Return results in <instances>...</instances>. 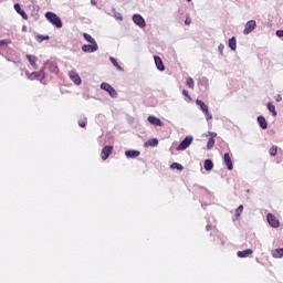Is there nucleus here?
I'll use <instances>...</instances> for the list:
<instances>
[{
  "label": "nucleus",
  "mask_w": 283,
  "mask_h": 283,
  "mask_svg": "<svg viewBox=\"0 0 283 283\" xmlns=\"http://www.w3.org/2000/svg\"><path fill=\"white\" fill-rule=\"evenodd\" d=\"M22 32H28V27L27 25L22 27Z\"/></svg>",
  "instance_id": "nucleus-44"
},
{
  "label": "nucleus",
  "mask_w": 283,
  "mask_h": 283,
  "mask_svg": "<svg viewBox=\"0 0 283 283\" xmlns=\"http://www.w3.org/2000/svg\"><path fill=\"white\" fill-rule=\"evenodd\" d=\"M50 40V35H36V41L38 43H43V41H49Z\"/></svg>",
  "instance_id": "nucleus-29"
},
{
  "label": "nucleus",
  "mask_w": 283,
  "mask_h": 283,
  "mask_svg": "<svg viewBox=\"0 0 283 283\" xmlns=\"http://www.w3.org/2000/svg\"><path fill=\"white\" fill-rule=\"evenodd\" d=\"M15 12H18V14H20L22 17V19H24L25 21H28V13H25V11L23 9H21V4L15 3L13 6Z\"/></svg>",
  "instance_id": "nucleus-16"
},
{
  "label": "nucleus",
  "mask_w": 283,
  "mask_h": 283,
  "mask_svg": "<svg viewBox=\"0 0 283 283\" xmlns=\"http://www.w3.org/2000/svg\"><path fill=\"white\" fill-rule=\"evenodd\" d=\"M185 24L186 25H191V19L187 18L186 21H185Z\"/></svg>",
  "instance_id": "nucleus-42"
},
{
  "label": "nucleus",
  "mask_w": 283,
  "mask_h": 283,
  "mask_svg": "<svg viewBox=\"0 0 283 283\" xmlns=\"http://www.w3.org/2000/svg\"><path fill=\"white\" fill-rule=\"evenodd\" d=\"M223 163L229 171H233V161L231 160V155H229V153L223 155Z\"/></svg>",
  "instance_id": "nucleus-11"
},
{
  "label": "nucleus",
  "mask_w": 283,
  "mask_h": 283,
  "mask_svg": "<svg viewBox=\"0 0 283 283\" xmlns=\"http://www.w3.org/2000/svg\"><path fill=\"white\" fill-rule=\"evenodd\" d=\"M250 190H247V193H249Z\"/></svg>",
  "instance_id": "nucleus-48"
},
{
  "label": "nucleus",
  "mask_w": 283,
  "mask_h": 283,
  "mask_svg": "<svg viewBox=\"0 0 283 283\" xmlns=\"http://www.w3.org/2000/svg\"><path fill=\"white\" fill-rule=\"evenodd\" d=\"M115 19L117 21H123V15L120 13H115Z\"/></svg>",
  "instance_id": "nucleus-39"
},
{
  "label": "nucleus",
  "mask_w": 283,
  "mask_h": 283,
  "mask_svg": "<svg viewBox=\"0 0 283 283\" xmlns=\"http://www.w3.org/2000/svg\"><path fill=\"white\" fill-rule=\"evenodd\" d=\"M101 90H104V92H107L112 98H116L118 96L116 88L109 85V83L103 82L101 84Z\"/></svg>",
  "instance_id": "nucleus-4"
},
{
  "label": "nucleus",
  "mask_w": 283,
  "mask_h": 283,
  "mask_svg": "<svg viewBox=\"0 0 283 283\" xmlns=\"http://www.w3.org/2000/svg\"><path fill=\"white\" fill-rule=\"evenodd\" d=\"M82 51H84L86 54L98 52V44H84L82 45Z\"/></svg>",
  "instance_id": "nucleus-8"
},
{
  "label": "nucleus",
  "mask_w": 283,
  "mask_h": 283,
  "mask_svg": "<svg viewBox=\"0 0 283 283\" xmlns=\"http://www.w3.org/2000/svg\"><path fill=\"white\" fill-rule=\"evenodd\" d=\"M272 255L274 258H283V248L274 249Z\"/></svg>",
  "instance_id": "nucleus-25"
},
{
  "label": "nucleus",
  "mask_w": 283,
  "mask_h": 283,
  "mask_svg": "<svg viewBox=\"0 0 283 283\" xmlns=\"http://www.w3.org/2000/svg\"><path fill=\"white\" fill-rule=\"evenodd\" d=\"M237 255H238V258H249V255H253V251L251 249L238 251Z\"/></svg>",
  "instance_id": "nucleus-18"
},
{
  "label": "nucleus",
  "mask_w": 283,
  "mask_h": 283,
  "mask_svg": "<svg viewBox=\"0 0 283 283\" xmlns=\"http://www.w3.org/2000/svg\"><path fill=\"white\" fill-rule=\"evenodd\" d=\"M196 105H198L201 112L205 114L206 120H211L213 118V115L209 113V106H207L202 99H196Z\"/></svg>",
  "instance_id": "nucleus-3"
},
{
  "label": "nucleus",
  "mask_w": 283,
  "mask_h": 283,
  "mask_svg": "<svg viewBox=\"0 0 283 283\" xmlns=\"http://www.w3.org/2000/svg\"><path fill=\"white\" fill-rule=\"evenodd\" d=\"M188 2H191V0H187Z\"/></svg>",
  "instance_id": "nucleus-47"
},
{
  "label": "nucleus",
  "mask_w": 283,
  "mask_h": 283,
  "mask_svg": "<svg viewBox=\"0 0 283 283\" xmlns=\"http://www.w3.org/2000/svg\"><path fill=\"white\" fill-rule=\"evenodd\" d=\"M228 45H229L230 50H232V52H235V50L238 48V41L235 40V36H232L231 39H229Z\"/></svg>",
  "instance_id": "nucleus-19"
},
{
  "label": "nucleus",
  "mask_w": 283,
  "mask_h": 283,
  "mask_svg": "<svg viewBox=\"0 0 283 283\" xmlns=\"http://www.w3.org/2000/svg\"><path fill=\"white\" fill-rule=\"evenodd\" d=\"M170 168L177 169V171H182L185 169V166H182L181 164H178V163H172L170 165Z\"/></svg>",
  "instance_id": "nucleus-28"
},
{
  "label": "nucleus",
  "mask_w": 283,
  "mask_h": 283,
  "mask_svg": "<svg viewBox=\"0 0 283 283\" xmlns=\"http://www.w3.org/2000/svg\"><path fill=\"white\" fill-rule=\"evenodd\" d=\"M266 218L271 227H273L274 229H277V227H280V221L273 216V213H269Z\"/></svg>",
  "instance_id": "nucleus-13"
},
{
  "label": "nucleus",
  "mask_w": 283,
  "mask_h": 283,
  "mask_svg": "<svg viewBox=\"0 0 283 283\" xmlns=\"http://www.w3.org/2000/svg\"><path fill=\"white\" fill-rule=\"evenodd\" d=\"M27 59L32 67H36V56L27 54Z\"/></svg>",
  "instance_id": "nucleus-23"
},
{
  "label": "nucleus",
  "mask_w": 283,
  "mask_h": 283,
  "mask_svg": "<svg viewBox=\"0 0 283 283\" xmlns=\"http://www.w3.org/2000/svg\"><path fill=\"white\" fill-rule=\"evenodd\" d=\"M92 6H96V0H91Z\"/></svg>",
  "instance_id": "nucleus-46"
},
{
  "label": "nucleus",
  "mask_w": 283,
  "mask_h": 283,
  "mask_svg": "<svg viewBox=\"0 0 283 283\" xmlns=\"http://www.w3.org/2000/svg\"><path fill=\"white\" fill-rule=\"evenodd\" d=\"M83 36H84L85 41H87V43L97 44V43H96V40H94V39L90 35V33H83Z\"/></svg>",
  "instance_id": "nucleus-27"
},
{
  "label": "nucleus",
  "mask_w": 283,
  "mask_h": 283,
  "mask_svg": "<svg viewBox=\"0 0 283 283\" xmlns=\"http://www.w3.org/2000/svg\"><path fill=\"white\" fill-rule=\"evenodd\" d=\"M214 145H216V139H213V137H210L207 143V149H213Z\"/></svg>",
  "instance_id": "nucleus-31"
},
{
  "label": "nucleus",
  "mask_w": 283,
  "mask_h": 283,
  "mask_svg": "<svg viewBox=\"0 0 283 283\" xmlns=\"http://www.w3.org/2000/svg\"><path fill=\"white\" fill-rule=\"evenodd\" d=\"M10 43H12L11 40H0V48H2V45H10Z\"/></svg>",
  "instance_id": "nucleus-35"
},
{
  "label": "nucleus",
  "mask_w": 283,
  "mask_h": 283,
  "mask_svg": "<svg viewBox=\"0 0 283 283\" xmlns=\"http://www.w3.org/2000/svg\"><path fill=\"white\" fill-rule=\"evenodd\" d=\"M125 156H126V158H138V156H140V151H138V150H126Z\"/></svg>",
  "instance_id": "nucleus-20"
},
{
  "label": "nucleus",
  "mask_w": 283,
  "mask_h": 283,
  "mask_svg": "<svg viewBox=\"0 0 283 283\" xmlns=\"http://www.w3.org/2000/svg\"><path fill=\"white\" fill-rule=\"evenodd\" d=\"M42 70L44 72H45V70H49V72H51V74H59V64H56L55 61H48L46 63H44V66Z\"/></svg>",
  "instance_id": "nucleus-5"
},
{
  "label": "nucleus",
  "mask_w": 283,
  "mask_h": 283,
  "mask_svg": "<svg viewBox=\"0 0 283 283\" xmlns=\"http://www.w3.org/2000/svg\"><path fill=\"white\" fill-rule=\"evenodd\" d=\"M270 156H277V146H272L269 150Z\"/></svg>",
  "instance_id": "nucleus-32"
},
{
  "label": "nucleus",
  "mask_w": 283,
  "mask_h": 283,
  "mask_svg": "<svg viewBox=\"0 0 283 283\" xmlns=\"http://www.w3.org/2000/svg\"><path fill=\"white\" fill-rule=\"evenodd\" d=\"M78 125H80V127H85L87 125V118L84 117L83 119H80Z\"/></svg>",
  "instance_id": "nucleus-34"
},
{
  "label": "nucleus",
  "mask_w": 283,
  "mask_h": 283,
  "mask_svg": "<svg viewBox=\"0 0 283 283\" xmlns=\"http://www.w3.org/2000/svg\"><path fill=\"white\" fill-rule=\"evenodd\" d=\"M146 147H158V139L151 138L146 142Z\"/></svg>",
  "instance_id": "nucleus-24"
},
{
  "label": "nucleus",
  "mask_w": 283,
  "mask_h": 283,
  "mask_svg": "<svg viewBox=\"0 0 283 283\" xmlns=\"http://www.w3.org/2000/svg\"><path fill=\"white\" fill-rule=\"evenodd\" d=\"M112 151H114V146H105L101 153L102 160H107L112 156Z\"/></svg>",
  "instance_id": "nucleus-9"
},
{
  "label": "nucleus",
  "mask_w": 283,
  "mask_h": 283,
  "mask_svg": "<svg viewBox=\"0 0 283 283\" xmlns=\"http://www.w3.org/2000/svg\"><path fill=\"white\" fill-rule=\"evenodd\" d=\"M218 52H219V54H220V56H223V52H224V44H219V46H218Z\"/></svg>",
  "instance_id": "nucleus-36"
},
{
  "label": "nucleus",
  "mask_w": 283,
  "mask_h": 283,
  "mask_svg": "<svg viewBox=\"0 0 283 283\" xmlns=\"http://www.w3.org/2000/svg\"><path fill=\"white\" fill-rule=\"evenodd\" d=\"M282 101V95H276V103H280Z\"/></svg>",
  "instance_id": "nucleus-43"
},
{
  "label": "nucleus",
  "mask_w": 283,
  "mask_h": 283,
  "mask_svg": "<svg viewBox=\"0 0 283 283\" xmlns=\"http://www.w3.org/2000/svg\"><path fill=\"white\" fill-rule=\"evenodd\" d=\"M154 61L157 70H159V72H165V64L163 63V59H160L158 55H155Z\"/></svg>",
  "instance_id": "nucleus-15"
},
{
  "label": "nucleus",
  "mask_w": 283,
  "mask_h": 283,
  "mask_svg": "<svg viewBox=\"0 0 283 283\" xmlns=\"http://www.w3.org/2000/svg\"><path fill=\"white\" fill-rule=\"evenodd\" d=\"M111 63L118 70V72H124L123 66L118 64V61H116L113 56L109 57Z\"/></svg>",
  "instance_id": "nucleus-22"
},
{
  "label": "nucleus",
  "mask_w": 283,
  "mask_h": 283,
  "mask_svg": "<svg viewBox=\"0 0 283 283\" xmlns=\"http://www.w3.org/2000/svg\"><path fill=\"white\" fill-rule=\"evenodd\" d=\"M69 76H70L71 81H73V83H75V85H81L82 80H81V76L78 75V73H76L75 71H71L69 73Z\"/></svg>",
  "instance_id": "nucleus-14"
},
{
  "label": "nucleus",
  "mask_w": 283,
  "mask_h": 283,
  "mask_svg": "<svg viewBox=\"0 0 283 283\" xmlns=\"http://www.w3.org/2000/svg\"><path fill=\"white\" fill-rule=\"evenodd\" d=\"M258 123H259L261 129H268L269 128V123H266V118H264V116L260 115L258 117Z\"/></svg>",
  "instance_id": "nucleus-17"
},
{
  "label": "nucleus",
  "mask_w": 283,
  "mask_h": 283,
  "mask_svg": "<svg viewBox=\"0 0 283 283\" xmlns=\"http://www.w3.org/2000/svg\"><path fill=\"white\" fill-rule=\"evenodd\" d=\"M268 109L269 112H271L273 116H277V111H275V105H273V103L271 102L268 103Z\"/></svg>",
  "instance_id": "nucleus-26"
},
{
  "label": "nucleus",
  "mask_w": 283,
  "mask_h": 283,
  "mask_svg": "<svg viewBox=\"0 0 283 283\" xmlns=\"http://www.w3.org/2000/svg\"><path fill=\"white\" fill-rule=\"evenodd\" d=\"M186 85L190 88L193 90V87H196V83L193 82V80L191 77H188L186 80Z\"/></svg>",
  "instance_id": "nucleus-30"
},
{
  "label": "nucleus",
  "mask_w": 283,
  "mask_h": 283,
  "mask_svg": "<svg viewBox=\"0 0 283 283\" xmlns=\"http://www.w3.org/2000/svg\"><path fill=\"white\" fill-rule=\"evenodd\" d=\"M193 143V137L192 136H187L177 147L178 151H185Z\"/></svg>",
  "instance_id": "nucleus-6"
},
{
  "label": "nucleus",
  "mask_w": 283,
  "mask_h": 283,
  "mask_svg": "<svg viewBox=\"0 0 283 283\" xmlns=\"http://www.w3.org/2000/svg\"><path fill=\"white\" fill-rule=\"evenodd\" d=\"M244 211V206L240 205L235 210L237 218L240 217V214Z\"/></svg>",
  "instance_id": "nucleus-33"
},
{
  "label": "nucleus",
  "mask_w": 283,
  "mask_h": 283,
  "mask_svg": "<svg viewBox=\"0 0 283 283\" xmlns=\"http://www.w3.org/2000/svg\"><path fill=\"white\" fill-rule=\"evenodd\" d=\"M258 23L255 22V20H250L245 23L244 30H243V34H251V32L253 30H255Z\"/></svg>",
  "instance_id": "nucleus-7"
},
{
  "label": "nucleus",
  "mask_w": 283,
  "mask_h": 283,
  "mask_svg": "<svg viewBox=\"0 0 283 283\" xmlns=\"http://www.w3.org/2000/svg\"><path fill=\"white\" fill-rule=\"evenodd\" d=\"M148 123H150V125H156V127H163L165 125L160 118L154 115L148 116Z\"/></svg>",
  "instance_id": "nucleus-12"
},
{
  "label": "nucleus",
  "mask_w": 283,
  "mask_h": 283,
  "mask_svg": "<svg viewBox=\"0 0 283 283\" xmlns=\"http://www.w3.org/2000/svg\"><path fill=\"white\" fill-rule=\"evenodd\" d=\"M133 21H134V24L138 25L139 28H145V25H147V23L145 22V18H143V15L140 14H134Z\"/></svg>",
  "instance_id": "nucleus-10"
},
{
  "label": "nucleus",
  "mask_w": 283,
  "mask_h": 283,
  "mask_svg": "<svg viewBox=\"0 0 283 283\" xmlns=\"http://www.w3.org/2000/svg\"><path fill=\"white\" fill-rule=\"evenodd\" d=\"M211 229H213V224L209 223L208 221V224L206 226V230L211 231Z\"/></svg>",
  "instance_id": "nucleus-41"
},
{
  "label": "nucleus",
  "mask_w": 283,
  "mask_h": 283,
  "mask_svg": "<svg viewBox=\"0 0 283 283\" xmlns=\"http://www.w3.org/2000/svg\"><path fill=\"white\" fill-rule=\"evenodd\" d=\"M45 19H48L52 25H55V28H63V21L59 15H56V13L49 11L45 13Z\"/></svg>",
  "instance_id": "nucleus-1"
},
{
  "label": "nucleus",
  "mask_w": 283,
  "mask_h": 283,
  "mask_svg": "<svg viewBox=\"0 0 283 283\" xmlns=\"http://www.w3.org/2000/svg\"><path fill=\"white\" fill-rule=\"evenodd\" d=\"M201 85H203V87H207L209 85V81L207 78H202Z\"/></svg>",
  "instance_id": "nucleus-38"
},
{
  "label": "nucleus",
  "mask_w": 283,
  "mask_h": 283,
  "mask_svg": "<svg viewBox=\"0 0 283 283\" xmlns=\"http://www.w3.org/2000/svg\"><path fill=\"white\" fill-rule=\"evenodd\" d=\"M182 95L186 96V98H189V101H191V95H189V91L184 90Z\"/></svg>",
  "instance_id": "nucleus-37"
},
{
  "label": "nucleus",
  "mask_w": 283,
  "mask_h": 283,
  "mask_svg": "<svg viewBox=\"0 0 283 283\" xmlns=\"http://www.w3.org/2000/svg\"><path fill=\"white\" fill-rule=\"evenodd\" d=\"M276 36H279V39L283 38V30H277L276 31Z\"/></svg>",
  "instance_id": "nucleus-40"
},
{
  "label": "nucleus",
  "mask_w": 283,
  "mask_h": 283,
  "mask_svg": "<svg viewBox=\"0 0 283 283\" xmlns=\"http://www.w3.org/2000/svg\"><path fill=\"white\" fill-rule=\"evenodd\" d=\"M29 81H40L43 82V78H45V71L41 69L39 72H33L30 74V72H25Z\"/></svg>",
  "instance_id": "nucleus-2"
},
{
  "label": "nucleus",
  "mask_w": 283,
  "mask_h": 283,
  "mask_svg": "<svg viewBox=\"0 0 283 283\" xmlns=\"http://www.w3.org/2000/svg\"><path fill=\"white\" fill-rule=\"evenodd\" d=\"M203 168L206 169V171H211L213 169V160L206 159L203 163Z\"/></svg>",
  "instance_id": "nucleus-21"
},
{
  "label": "nucleus",
  "mask_w": 283,
  "mask_h": 283,
  "mask_svg": "<svg viewBox=\"0 0 283 283\" xmlns=\"http://www.w3.org/2000/svg\"><path fill=\"white\" fill-rule=\"evenodd\" d=\"M216 136H218V134L211 133V138H216Z\"/></svg>",
  "instance_id": "nucleus-45"
}]
</instances>
